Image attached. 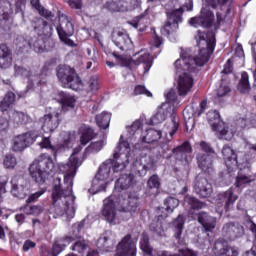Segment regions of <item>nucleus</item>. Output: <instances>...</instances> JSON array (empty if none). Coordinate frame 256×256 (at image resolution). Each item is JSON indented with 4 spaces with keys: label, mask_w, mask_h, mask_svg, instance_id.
<instances>
[{
    "label": "nucleus",
    "mask_w": 256,
    "mask_h": 256,
    "mask_svg": "<svg viewBox=\"0 0 256 256\" xmlns=\"http://www.w3.org/2000/svg\"><path fill=\"white\" fill-rule=\"evenodd\" d=\"M105 146V142L103 141H97L92 142L85 150V153H99L101 149Z\"/></svg>",
    "instance_id": "53"
},
{
    "label": "nucleus",
    "mask_w": 256,
    "mask_h": 256,
    "mask_svg": "<svg viewBox=\"0 0 256 256\" xmlns=\"http://www.w3.org/2000/svg\"><path fill=\"white\" fill-rule=\"evenodd\" d=\"M57 101L60 103L62 111H70V109H75V103H77L75 96L64 91L58 92Z\"/></svg>",
    "instance_id": "28"
},
{
    "label": "nucleus",
    "mask_w": 256,
    "mask_h": 256,
    "mask_svg": "<svg viewBox=\"0 0 256 256\" xmlns=\"http://www.w3.org/2000/svg\"><path fill=\"white\" fill-rule=\"evenodd\" d=\"M83 227H85V220H82L76 224H73L72 226V235L66 236L69 237V243L75 239H79L81 237V231L83 230Z\"/></svg>",
    "instance_id": "45"
},
{
    "label": "nucleus",
    "mask_w": 256,
    "mask_h": 256,
    "mask_svg": "<svg viewBox=\"0 0 256 256\" xmlns=\"http://www.w3.org/2000/svg\"><path fill=\"white\" fill-rule=\"evenodd\" d=\"M30 43L35 53H43V51H45V40H43V36L34 35L30 37Z\"/></svg>",
    "instance_id": "41"
},
{
    "label": "nucleus",
    "mask_w": 256,
    "mask_h": 256,
    "mask_svg": "<svg viewBox=\"0 0 256 256\" xmlns=\"http://www.w3.org/2000/svg\"><path fill=\"white\" fill-rule=\"evenodd\" d=\"M134 95H146V97H153V94L143 85H137L134 88Z\"/></svg>",
    "instance_id": "59"
},
{
    "label": "nucleus",
    "mask_w": 256,
    "mask_h": 256,
    "mask_svg": "<svg viewBox=\"0 0 256 256\" xmlns=\"http://www.w3.org/2000/svg\"><path fill=\"white\" fill-rule=\"evenodd\" d=\"M194 191L199 197H202V199H207V197H211L213 193V186L209 183L207 178L198 175L194 181Z\"/></svg>",
    "instance_id": "21"
},
{
    "label": "nucleus",
    "mask_w": 256,
    "mask_h": 256,
    "mask_svg": "<svg viewBox=\"0 0 256 256\" xmlns=\"http://www.w3.org/2000/svg\"><path fill=\"white\" fill-rule=\"evenodd\" d=\"M133 169L140 177H144V175H147V172L149 171L142 160H136L133 163Z\"/></svg>",
    "instance_id": "50"
},
{
    "label": "nucleus",
    "mask_w": 256,
    "mask_h": 256,
    "mask_svg": "<svg viewBox=\"0 0 256 256\" xmlns=\"http://www.w3.org/2000/svg\"><path fill=\"white\" fill-rule=\"evenodd\" d=\"M164 205L166 208H158L157 210L158 220L150 224V231L155 233V235L158 237L163 235V225L161 224V219L167 218L169 213H173V211L179 207V199L168 197L165 199Z\"/></svg>",
    "instance_id": "10"
},
{
    "label": "nucleus",
    "mask_w": 256,
    "mask_h": 256,
    "mask_svg": "<svg viewBox=\"0 0 256 256\" xmlns=\"http://www.w3.org/2000/svg\"><path fill=\"white\" fill-rule=\"evenodd\" d=\"M115 256H137V244L130 234L124 236L118 243Z\"/></svg>",
    "instance_id": "18"
},
{
    "label": "nucleus",
    "mask_w": 256,
    "mask_h": 256,
    "mask_svg": "<svg viewBox=\"0 0 256 256\" xmlns=\"http://www.w3.org/2000/svg\"><path fill=\"white\" fill-rule=\"evenodd\" d=\"M37 139H41V141L38 143L41 149H51V151L54 152V155H56V148L55 146L51 145V140L49 137L41 136L38 131H29L15 136L12 139V149L16 152L23 151L24 149H27V147H30V145H33L34 141H37Z\"/></svg>",
    "instance_id": "4"
},
{
    "label": "nucleus",
    "mask_w": 256,
    "mask_h": 256,
    "mask_svg": "<svg viewBox=\"0 0 256 256\" xmlns=\"http://www.w3.org/2000/svg\"><path fill=\"white\" fill-rule=\"evenodd\" d=\"M3 165L5 169H15L17 166V158H15L13 154H7L4 157Z\"/></svg>",
    "instance_id": "52"
},
{
    "label": "nucleus",
    "mask_w": 256,
    "mask_h": 256,
    "mask_svg": "<svg viewBox=\"0 0 256 256\" xmlns=\"http://www.w3.org/2000/svg\"><path fill=\"white\" fill-rule=\"evenodd\" d=\"M13 18V4L9 0H0V27L3 31L11 29Z\"/></svg>",
    "instance_id": "19"
},
{
    "label": "nucleus",
    "mask_w": 256,
    "mask_h": 256,
    "mask_svg": "<svg viewBox=\"0 0 256 256\" xmlns=\"http://www.w3.org/2000/svg\"><path fill=\"white\" fill-rule=\"evenodd\" d=\"M173 227L175 239H181L183 228L185 227V216L183 214L178 215V217L173 221Z\"/></svg>",
    "instance_id": "39"
},
{
    "label": "nucleus",
    "mask_w": 256,
    "mask_h": 256,
    "mask_svg": "<svg viewBox=\"0 0 256 256\" xmlns=\"http://www.w3.org/2000/svg\"><path fill=\"white\" fill-rule=\"evenodd\" d=\"M7 129H9V120H7V118L0 117V135L7 133Z\"/></svg>",
    "instance_id": "63"
},
{
    "label": "nucleus",
    "mask_w": 256,
    "mask_h": 256,
    "mask_svg": "<svg viewBox=\"0 0 256 256\" xmlns=\"http://www.w3.org/2000/svg\"><path fill=\"white\" fill-rule=\"evenodd\" d=\"M69 237L58 238L52 246L51 255L58 256L65 251V248L69 245Z\"/></svg>",
    "instance_id": "37"
},
{
    "label": "nucleus",
    "mask_w": 256,
    "mask_h": 256,
    "mask_svg": "<svg viewBox=\"0 0 256 256\" xmlns=\"http://www.w3.org/2000/svg\"><path fill=\"white\" fill-rule=\"evenodd\" d=\"M178 253H179L178 255L180 256H197V252L189 248L179 249Z\"/></svg>",
    "instance_id": "64"
},
{
    "label": "nucleus",
    "mask_w": 256,
    "mask_h": 256,
    "mask_svg": "<svg viewBox=\"0 0 256 256\" xmlns=\"http://www.w3.org/2000/svg\"><path fill=\"white\" fill-rule=\"evenodd\" d=\"M112 41L120 51H131L133 49V41L129 34L123 31H114L112 33Z\"/></svg>",
    "instance_id": "23"
},
{
    "label": "nucleus",
    "mask_w": 256,
    "mask_h": 256,
    "mask_svg": "<svg viewBox=\"0 0 256 256\" xmlns=\"http://www.w3.org/2000/svg\"><path fill=\"white\" fill-rule=\"evenodd\" d=\"M40 123L44 133H53L61 123V113L52 112L50 114H46L40 119Z\"/></svg>",
    "instance_id": "20"
},
{
    "label": "nucleus",
    "mask_w": 256,
    "mask_h": 256,
    "mask_svg": "<svg viewBox=\"0 0 256 256\" xmlns=\"http://www.w3.org/2000/svg\"><path fill=\"white\" fill-rule=\"evenodd\" d=\"M112 55L121 65V67H130L131 63H134V65H141L144 75H147L151 67H153V58L149 53H144L138 59L133 61L124 57L123 55L116 54L115 52L112 53Z\"/></svg>",
    "instance_id": "12"
},
{
    "label": "nucleus",
    "mask_w": 256,
    "mask_h": 256,
    "mask_svg": "<svg viewBox=\"0 0 256 256\" xmlns=\"http://www.w3.org/2000/svg\"><path fill=\"white\" fill-rule=\"evenodd\" d=\"M214 253L216 256H239V250L229 246L227 242L218 240L214 244Z\"/></svg>",
    "instance_id": "25"
},
{
    "label": "nucleus",
    "mask_w": 256,
    "mask_h": 256,
    "mask_svg": "<svg viewBox=\"0 0 256 256\" xmlns=\"http://www.w3.org/2000/svg\"><path fill=\"white\" fill-rule=\"evenodd\" d=\"M53 25H55V21L49 24L43 18L36 17L30 21L29 29L34 36L50 37V35H53Z\"/></svg>",
    "instance_id": "15"
},
{
    "label": "nucleus",
    "mask_w": 256,
    "mask_h": 256,
    "mask_svg": "<svg viewBox=\"0 0 256 256\" xmlns=\"http://www.w3.org/2000/svg\"><path fill=\"white\" fill-rule=\"evenodd\" d=\"M147 186L149 189H159V187H161V180L159 179V176L152 175L148 179Z\"/></svg>",
    "instance_id": "56"
},
{
    "label": "nucleus",
    "mask_w": 256,
    "mask_h": 256,
    "mask_svg": "<svg viewBox=\"0 0 256 256\" xmlns=\"http://www.w3.org/2000/svg\"><path fill=\"white\" fill-rule=\"evenodd\" d=\"M102 215L108 223H113V221H115V217L117 216V207L115 206L113 198L109 197L104 200Z\"/></svg>",
    "instance_id": "26"
},
{
    "label": "nucleus",
    "mask_w": 256,
    "mask_h": 256,
    "mask_svg": "<svg viewBox=\"0 0 256 256\" xmlns=\"http://www.w3.org/2000/svg\"><path fill=\"white\" fill-rule=\"evenodd\" d=\"M115 235L109 230L105 231L98 239L97 245L100 249L111 251L115 247Z\"/></svg>",
    "instance_id": "31"
},
{
    "label": "nucleus",
    "mask_w": 256,
    "mask_h": 256,
    "mask_svg": "<svg viewBox=\"0 0 256 256\" xmlns=\"http://www.w3.org/2000/svg\"><path fill=\"white\" fill-rule=\"evenodd\" d=\"M198 167L202 169V171H207L211 173L213 171V155L199 153L196 156Z\"/></svg>",
    "instance_id": "34"
},
{
    "label": "nucleus",
    "mask_w": 256,
    "mask_h": 256,
    "mask_svg": "<svg viewBox=\"0 0 256 256\" xmlns=\"http://www.w3.org/2000/svg\"><path fill=\"white\" fill-rule=\"evenodd\" d=\"M184 205L189 207V209H194V210L203 209V207H205V203L199 201V199L190 195L185 196Z\"/></svg>",
    "instance_id": "42"
},
{
    "label": "nucleus",
    "mask_w": 256,
    "mask_h": 256,
    "mask_svg": "<svg viewBox=\"0 0 256 256\" xmlns=\"http://www.w3.org/2000/svg\"><path fill=\"white\" fill-rule=\"evenodd\" d=\"M15 103V93L8 92L4 99L0 102V111L4 112Z\"/></svg>",
    "instance_id": "43"
},
{
    "label": "nucleus",
    "mask_w": 256,
    "mask_h": 256,
    "mask_svg": "<svg viewBox=\"0 0 256 256\" xmlns=\"http://www.w3.org/2000/svg\"><path fill=\"white\" fill-rule=\"evenodd\" d=\"M228 93H231V88L229 87V84L225 82V78H222V82L217 90L218 97H225Z\"/></svg>",
    "instance_id": "55"
},
{
    "label": "nucleus",
    "mask_w": 256,
    "mask_h": 256,
    "mask_svg": "<svg viewBox=\"0 0 256 256\" xmlns=\"http://www.w3.org/2000/svg\"><path fill=\"white\" fill-rule=\"evenodd\" d=\"M171 139H173V136L168 139V141L165 142H161L160 145L158 146V151L160 153V155H165V153H167V151H169V141H171Z\"/></svg>",
    "instance_id": "62"
},
{
    "label": "nucleus",
    "mask_w": 256,
    "mask_h": 256,
    "mask_svg": "<svg viewBox=\"0 0 256 256\" xmlns=\"http://www.w3.org/2000/svg\"><path fill=\"white\" fill-rule=\"evenodd\" d=\"M45 210L43 205H34L30 206L29 209L27 210V215H41V213Z\"/></svg>",
    "instance_id": "60"
},
{
    "label": "nucleus",
    "mask_w": 256,
    "mask_h": 256,
    "mask_svg": "<svg viewBox=\"0 0 256 256\" xmlns=\"http://www.w3.org/2000/svg\"><path fill=\"white\" fill-rule=\"evenodd\" d=\"M247 183H251V178L249 176L243 174V172H238V175L236 177L235 187L237 189H243Z\"/></svg>",
    "instance_id": "48"
},
{
    "label": "nucleus",
    "mask_w": 256,
    "mask_h": 256,
    "mask_svg": "<svg viewBox=\"0 0 256 256\" xmlns=\"http://www.w3.org/2000/svg\"><path fill=\"white\" fill-rule=\"evenodd\" d=\"M161 137H163V132H161V130L150 128L146 129V131L142 133L140 141L142 143H157Z\"/></svg>",
    "instance_id": "35"
},
{
    "label": "nucleus",
    "mask_w": 256,
    "mask_h": 256,
    "mask_svg": "<svg viewBox=\"0 0 256 256\" xmlns=\"http://www.w3.org/2000/svg\"><path fill=\"white\" fill-rule=\"evenodd\" d=\"M30 3L32 7H34V9H36V11H38L42 17H45V19L51 21V23L57 21V15L53 14V12L49 11L48 9L42 7L40 0H30Z\"/></svg>",
    "instance_id": "36"
},
{
    "label": "nucleus",
    "mask_w": 256,
    "mask_h": 256,
    "mask_svg": "<svg viewBox=\"0 0 256 256\" xmlns=\"http://www.w3.org/2000/svg\"><path fill=\"white\" fill-rule=\"evenodd\" d=\"M11 185V193L14 197H17L18 199H25V197H27L29 190L27 189V186L23 184V178H20L19 180H17V178H13L11 180Z\"/></svg>",
    "instance_id": "30"
},
{
    "label": "nucleus",
    "mask_w": 256,
    "mask_h": 256,
    "mask_svg": "<svg viewBox=\"0 0 256 256\" xmlns=\"http://www.w3.org/2000/svg\"><path fill=\"white\" fill-rule=\"evenodd\" d=\"M222 234L229 241H235V239H239V237L245 235V228L237 222H229L224 224Z\"/></svg>",
    "instance_id": "22"
},
{
    "label": "nucleus",
    "mask_w": 256,
    "mask_h": 256,
    "mask_svg": "<svg viewBox=\"0 0 256 256\" xmlns=\"http://www.w3.org/2000/svg\"><path fill=\"white\" fill-rule=\"evenodd\" d=\"M15 76L16 77H28V84L26 86L27 91H32L35 87H39L45 83V68H43L41 74H31L29 69L15 65L14 66Z\"/></svg>",
    "instance_id": "13"
},
{
    "label": "nucleus",
    "mask_w": 256,
    "mask_h": 256,
    "mask_svg": "<svg viewBox=\"0 0 256 256\" xmlns=\"http://www.w3.org/2000/svg\"><path fill=\"white\" fill-rule=\"evenodd\" d=\"M87 249V243L85 240H79L76 241L72 247V251H75L76 253H83Z\"/></svg>",
    "instance_id": "58"
},
{
    "label": "nucleus",
    "mask_w": 256,
    "mask_h": 256,
    "mask_svg": "<svg viewBox=\"0 0 256 256\" xmlns=\"http://www.w3.org/2000/svg\"><path fill=\"white\" fill-rule=\"evenodd\" d=\"M110 123H111V113L102 112L101 114L96 115V124L100 129H108Z\"/></svg>",
    "instance_id": "40"
},
{
    "label": "nucleus",
    "mask_w": 256,
    "mask_h": 256,
    "mask_svg": "<svg viewBox=\"0 0 256 256\" xmlns=\"http://www.w3.org/2000/svg\"><path fill=\"white\" fill-rule=\"evenodd\" d=\"M172 153L174 159L179 161L184 167H189V165H191V161H193V147H191V143L188 141L174 148Z\"/></svg>",
    "instance_id": "17"
},
{
    "label": "nucleus",
    "mask_w": 256,
    "mask_h": 256,
    "mask_svg": "<svg viewBox=\"0 0 256 256\" xmlns=\"http://www.w3.org/2000/svg\"><path fill=\"white\" fill-rule=\"evenodd\" d=\"M222 155L229 173L228 175L231 177V173L237 169V154H235V151L231 149V146L225 145L222 148Z\"/></svg>",
    "instance_id": "24"
},
{
    "label": "nucleus",
    "mask_w": 256,
    "mask_h": 256,
    "mask_svg": "<svg viewBox=\"0 0 256 256\" xmlns=\"http://www.w3.org/2000/svg\"><path fill=\"white\" fill-rule=\"evenodd\" d=\"M88 89L92 93L99 91V78L97 76H92L88 81Z\"/></svg>",
    "instance_id": "57"
},
{
    "label": "nucleus",
    "mask_w": 256,
    "mask_h": 256,
    "mask_svg": "<svg viewBox=\"0 0 256 256\" xmlns=\"http://www.w3.org/2000/svg\"><path fill=\"white\" fill-rule=\"evenodd\" d=\"M140 160H142L144 166H146V169L148 171H151V169H155L157 165V160L151 156H144Z\"/></svg>",
    "instance_id": "54"
},
{
    "label": "nucleus",
    "mask_w": 256,
    "mask_h": 256,
    "mask_svg": "<svg viewBox=\"0 0 256 256\" xmlns=\"http://www.w3.org/2000/svg\"><path fill=\"white\" fill-rule=\"evenodd\" d=\"M141 5L139 0H109L105 4V8L109 11H119L121 13H127L129 11H135Z\"/></svg>",
    "instance_id": "16"
},
{
    "label": "nucleus",
    "mask_w": 256,
    "mask_h": 256,
    "mask_svg": "<svg viewBox=\"0 0 256 256\" xmlns=\"http://www.w3.org/2000/svg\"><path fill=\"white\" fill-rule=\"evenodd\" d=\"M200 148L204 153H206L205 155H215V150L211 147V144L205 141L200 142Z\"/></svg>",
    "instance_id": "61"
},
{
    "label": "nucleus",
    "mask_w": 256,
    "mask_h": 256,
    "mask_svg": "<svg viewBox=\"0 0 256 256\" xmlns=\"http://www.w3.org/2000/svg\"><path fill=\"white\" fill-rule=\"evenodd\" d=\"M29 173L36 183L43 185L47 175L55 173V162L49 154H40L29 167Z\"/></svg>",
    "instance_id": "5"
},
{
    "label": "nucleus",
    "mask_w": 256,
    "mask_h": 256,
    "mask_svg": "<svg viewBox=\"0 0 256 256\" xmlns=\"http://www.w3.org/2000/svg\"><path fill=\"white\" fill-rule=\"evenodd\" d=\"M13 117L17 125H27L32 121L31 117L23 112H14Z\"/></svg>",
    "instance_id": "46"
},
{
    "label": "nucleus",
    "mask_w": 256,
    "mask_h": 256,
    "mask_svg": "<svg viewBox=\"0 0 256 256\" xmlns=\"http://www.w3.org/2000/svg\"><path fill=\"white\" fill-rule=\"evenodd\" d=\"M238 90L240 93H249V91H251V84H249V74H247V72L242 73L241 80L238 84Z\"/></svg>",
    "instance_id": "44"
},
{
    "label": "nucleus",
    "mask_w": 256,
    "mask_h": 256,
    "mask_svg": "<svg viewBox=\"0 0 256 256\" xmlns=\"http://www.w3.org/2000/svg\"><path fill=\"white\" fill-rule=\"evenodd\" d=\"M129 155H131V145L129 142L123 139V135L120 136L117 147L114 150L113 158L107 159L99 167L95 179L93 180V185H97L99 181H113L115 174L119 171H123L127 164L129 163Z\"/></svg>",
    "instance_id": "3"
},
{
    "label": "nucleus",
    "mask_w": 256,
    "mask_h": 256,
    "mask_svg": "<svg viewBox=\"0 0 256 256\" xmlns=\"http://www.w3.org/2000/svg\"><path fill=\"white\" fill-rule=\"evenodd\" d=\"M195 39L199 47L198 55L193 57V51L188 49L183 51L180 58L174 63L177 75V91L180 97H185L193 89L191 73H195L197 67H203L205 63H208L213 51H215V34L213 32L205 33L198 30Z\"/></svg>",
    "instance_id": "1"
},
{
    "label": "nucleus",
    "mask_w": 256,
    "mask_h": 256,
    "mask_svg": "<svg viewBox=\"0 0 256 256\" xmlns=\"http://www.w3.org/2000/svg\"><path fill=\"white\" fill-rule=\"evenodd\" d=\"M207 119L213 131L219 133V139H224V141H231L233 139L235 132L224 122H221V115H219L217 110H210L207 113Z\"/></svg>",
    "instance_id": "11"
},
{
    "label": "nucleus",
    "mask_w": 256,
    "mask_h": 256,
    "mask_svg": "<svg viewBox=\"0 0 256 256\" xmlns=\"http://www.w3.org/2000/svg\"><path fill=\"white\" fill-rule=\"evenodd\" d=\"M14 45L18 53H27L31 49L30 37L25 39L23 36H17L14 40Z\"/></svg>",
    "instance_id": "38"
},
{
    "label": "nucleus",
    "mask_w": 256,
    "mask_h": 256,
    "mask_svg": "<svg viewBox=\"0 0 256 256\" xmlns=\"http://www.w3.org/2000/svg\"><path fill=\"white\" fill-rule=\"evenodd\" d=\"M58 37L62 35H73L75 33V28L73 27V22L71 18L65 15L59 17V26L56 27Z\"/></svg>",
    "instance_id": "27"
},
{
    "label": "nucleus",
    "mask_w": 256,
    "mask_h": 256,
    "mask_svg": "<svg viewBox=\"0 0 256 256\" xmlns=\"http://www.w3.org/2000/svg\"><path fill=\"white\" fill-rule=\"evenodd\" d=\"M141 127H143L142 120L134 121L131 127H128L129 136L133 137L134 135H139V133H141Z\"/></svg>",
    "instance_id": "51"
},
{
    "label": "nucleus",
    "mask_w": 256,
    "mask_h": 256,
    "mask_svg": "<svg viewBox=\"0 0 256 256\" xmlns=\"http://www.w3.org/2000/svg\"><path fill=\"white\" fill-rule=\"evenodd\" d=\"M237 199H239V196L231 188L219 193L216 198L217 205H220L217 209L219 215H223V211L227 213L232 210Z\"/></svg>",
    "instance_id": "14"
},
{
    "label": "nucleus",
    "mask_w": 256,
    "mask_h": 256,
    "mask_svg": "<svg viewBox=\"0 0 256 256\" xmlns=\"http://www.w3.org/2000/svg\"><path fill=\"white\" fill-rule=\"evenodd\" d=\"M167 15V22L164 27L161 29L162 35L169 37L171 33H175L179 29V23H183V9L172 8L173 1H169L167 4H164Z\"/></svg>",
    "instance_id": "9"
},
{
    "label": "nucleus",
    "mask_w": 256,
    "mask_h": 256,
    "mask_svg": "<svg viewBox=\"0 0 256 256\" xmlns=\"http://www.w3.org/2000/svg\"><path fill=\"white\" fill-rule=\"evenodd\" d=\"M93 137H95V132L93 131V129L92 128H86L82 132V135L80 137L81 145H83V147H85V145H87V143H89V141H91V139H93Z\"/></svg>",
    "instance_id": "49"
},
{
    "label": "nucleus",
    "mask_w": 256,
    "mask_h": 256,
    "mask_svg": "<svg viewBox=\"0 0 256 256\" xmlns=\"http://www.w3.org/2000/svg\"><path fill=\"white\" fill-rule=\"evenodd\" d=\"M232 2L233 0H206V6L201 9L200 16L191 18L189 20L190 25L192 27H204L205 29H209L215 21V14L211 9H217V7L220 6L223 11V7H225L227 3Z\"/></svg>",
    "instance_id": "6"
},
{
    "label": "nucleus",
    "mask_w": 256,
    "mask_h": 256,
    "mask_svg": "<svg viewBox=\"0 0 256 256\" xmlns=\"http://www.w3.org/2000/svg\"><path fill=\"white\" fill-rule=\"evenodd\" d=\"M13 65V52L7 44H0V69H9Z\"/></svg>",
    "instance_id": "29"
},
{
    "label": "nucleus",
    "mask_w": 256,
    "mask_h": 256,
    "mask_svg": "<svg viewBox=\"0 0 256 256\" xmlns=\"http://www.w3.org/2000/svg\"><path fill=\"white\" fill-rule=\"evenodd\" d=\"M140 248L146 255H153V247L149 244V236L147 234H143L140 240Z\"/></svg>",
    "instance_id": "47"
},
{
    "label": "nucleus",
    "mask_w": 256,
    "mask_h": 256,
    "mask_svg": "<svg viewBox=\"0 0 256 256\" xmlns=\"http://www.w3.org/2000/svg\"><path fill=\"white\" fill-rule=\"evenodd\" d=\"M135 185V176L133 174H122L115 183V191H125Z\"/></svg>",
    "instance_id": "32"
},
{
    "label": "nucleus",
    "mask_w": 256,
    "mask_h": 256,
    "mask_svg": "<svg viewBox=\"0 0 256 256\" xmlns=\"http://www.w3.org/2000/svg\"><path fill=\"white\" fill-rule=\"evenodd\" d=\"M81 147L75 148L69 157L68 163L59 164L60 173L64 174V185H61V178H56L52 191V209L56 217L66 215L67 219L75 217L77 206L75 205V195H73V179L77 175V169L83 165V160L79 156Z\"/></svg>",
    "instance_id": "2"
},
{
    "label": "nucleus",
    "mask_w": 256,
    "mask_h": 256,
    "mask_svg": "<svg viewBox=\"0 0 256 256\" xmlns=\"http://www.w3.org/2000/svg\"><path fill=\"white\" fill-rule=\"evenodd\" d=\"M56 75L60 83L66 89H72V91H79L83 87V82L75 69L67 65H59L56 69Z\"/></svg>",
    "instance_id": "8"
},
{
    "label": "nucleus",
    "mask_w": 256,
    "mask_h": 256,
    "mask_svg": "<svg viewBox=\"0 0 256 256\" xmlns=\"http://www.w3.org/2000/svg\"><path fill=\"white\" fill-rule=\"evenodd\" d=\"M198 223L203 226L206 233H209V231H213L217 226V219L213 216H209L206 212H200L198 214Z\"/></svg>",
    "instance_id": "33"
},
{
    "label": "nucleus",
    "mask_w": 256,
    "mask_h": 256,
    "mask_svg": "<svg viewBox=\"0 0 256 256\" xmlns=\"http://www.w3.org/2000/svg\"><path fill=\"white\" fill-rule=\"evenodd\" d=\"M171 117V122L168 126L170 129L168 131L169 135L173 137L177 131H179V118H177V114L173 112V108L169 103H162L161 106L157 108L156 113L151 118L152 125H159V123H163L167 117Z\"/></svg>",
    "instance_id": "7"
}]
</instances>
